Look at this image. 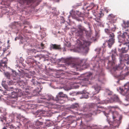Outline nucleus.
<instances>
[{
  "label": "nucleus",
  "mask_w": 129,
  "mask_h": 129,
  "mask_svg": "<svg viewBox=\"0 0 129 129\" xmlns=\"http://www.w3.org/2000/svg\"><path fill=\"white\" fill-rule=\"evenodd\" d=\"M77 41V47L80 49H82L84 53H87L89 50L88 46L90 44L89 42L83 39H80Z\"/></svg>",
  "instance_id": "f257e3e1"
},
{
  "label": "nucleus",
  "mask_w": 129,
  "mask_h": 129,
  "mask_svg": "<svg viewBox=\"0 0 129 129\" xmlns=\"http://www.w3.org/2000/svg\"><path fill=\"white\" fill-rule=\"evenodd\" d=\"M118 108V106H110L108 107L110 112L112 114L113 119L115 121L117 120V122L119 121L121 119L122 117V116L120 115L117 112L114 111L116 109Z\"/></svg>",
  "instance_id": "f03ea898"
},
{
  "label": "nucleus",
  "mask_w": 129,
  "mask_h": 129,
  "mask_svg": "<svg viewBox=\"0 0 129 129\" xmlns=\"http://www.w3.org/2000/svg\"><path fill=\"white\" fill-rule=\"evenodd\" d=\"M105 31L108 35H109V37L110 39L108 41L104 43L103 44L104 46L105 44H107L108 46V47L111 48L114 43L115 42V35L114 33H111V30L108 29H105Z\"/></svg>",
  "instance_id": "7ed1b4c3"
},
{
  "label": "nucleus",
  "mask_w": 129,
  "mask_h": 129,
  "mask_svg": "<svg viewBox=\"0 0 129 129\" xmlns=\"http://www.w3.org/2000/svg\"><path fill=\"white\" fill-rule=\"evenodd\" d=\"M126 32L123 33L122 35L121 36V39L122 41H124L125 38L127 39V41H128V42L127 43H125L124 44L126 45L127 46V49H126V47H125L122 48V53H126L127 52V49H129V30L127 29L126 30Z\"/></svg>",
  "instance_id": "20e7f679"
},
{
  "label": "nucleus",
  "mask_w": 129,
  "mask_h": 129,
  "mask_svg": "<svg viewBox=\"0 0 129 129\" xmlns=\"http://www.w3.org/2000/svg\"><path fill=\"white\" fill-rule=\"evenodd\" d=\"M5 81L4 82L3 81L2 84L3 86L6 89L4 91V93H6V94L11 96L16 94V93L14 92L13 90L14 89H15L13 87H8V86L5 84Z\"/></svg>",
  "instance_id": "39448f33"
},
{
  "label": "nucleus",
  "mask_w": 129,
  "mask_h": 129,
  "mask_svg": "<svg viewBox=\"0 0 129 129\" xmlns=\"http://www.w3.org/2000/svg\"><path fill=\"white\" fill-rule=\"evenodd\" d=\"M40 0H19V3L22 5L26 3L27 4H29L31 3H36V5H38L39 3L41 2Z\"/></svg>",
  "instance_id": "423d86ee"
},
{
  "label": "nucleus",
  "mask_w": 129,
  "mask_h": 129,
  "mask_svg": "<svg viewBox=\"0 0 129 129\" xmlns=\"http://www.w3.org/2000/svg\"><path fill=\"white\" fill-rule=\"evenodd\" d=\"M67 97V95L65 94H64L62 92H59L58 95L56 96V98H55V100L57 102L59 103H63V102H61L62 101L60 99L61 98Z\"/></svg>",
  "instance_id": "0eeeda50"
},
{
  "label": "nucleus",
  "mask_w": 129,
  "mask_h": 129,
  "mask_svg": "<svg viewBox=\"0 0 129 129\" xmlns=\"http://www.w3.org/2000/svg\"><path fill=\"white\" fill-rule=\"evenodd\" d=\"M7 48L5 47V46L3 45L0 47V54H1V56H3L5 55L6 56L7 55Z\"/></svg>",
  "instance_id": "6e6552de"
},
{
  "label": "nucleus",
  "mask_w": 129,
  "mask_h": 129,
  "mask_svg": "<svg viewBox=\"0 0 129 129\" xmlns=\"http://www.w3.org/2000/svg\"><path fill=\"white\" fill-rule=\"evenodd\" d=\"M92 88H93V90L94 91H93L92 93L93 96L92 98H93V97H94V95L99 92V90L100 89V86L98 85V84H96L94 86H93Z\"/></svg>",
  "instance_id": "1a4fd4ad"
},
{
  "label": "nucleus",
  "mask_w": 129,
  "mask_h": 129,
  "mask_svg": "<svg viewBox=\"0 0 129 129\" xmlns=\"http://www.w3.org/2000/svg\"><path fill=\"white\" fill-rule=\"evenodd\" d=\"M78 27L79 30L77 31L76 33L78 34V35L81 36L83 34V31L85 30V29L80 24L78 25Z\"/></svg>",
  "instance_id": "9d476101"
},
{
  "label": "nucleus",
  "mask_w": 129,
  "mask_h": 129,
  "mask_svg": "<svg viewBox=\"0 0 129 129\" xmlns=\"http://www.w3.org/2000/svg\"><path fill=\"white\" fill-rule=\"evenodd\" d=\"M76 94L82 95V98H87L89 97L88 93L84 90L78 92Z\"/></svg>",
  "instance_id": "9b49d317"
},
{
  "label": "nucleus",
  "mask_w": 129,
  "mask_h": 129,
  "mask_svg": "<svg viewBox=\"0 0 129 129\" xmlns=\"http://www.w3.org/2000/svg\"><path fill=\"white\" fill-rule=\"evenodd\" d=\"M85 62V60H81V62L80 63L75 64L74 65V67H76L77 69H79L84 66H85L86 64L85 63H84V64H83V62Z\"/></svg>",
  "instance_id": "f8f14e48"
},
{
  "label": "nucleus",
  "mask_w": 129,
  "mask_h": 129,
  "mask_svg": "<svg viewBox=\"0 0 129 129\" xmlns=\"http://www.w3.org/2000/svg\"><path fill=\"white\" fill-rule=\"evenodd\" d=\"M50 48L54 50H61V49L60 45H57L56 44H51L50 45Z\"/></svg>",
  "instance_id": "ddd939ff"
},
{
  "label": "nucleus",
  "mask_w": 129,
  "mask_h": 129,
  "mask_svg": "<svg viewBox=\"0 0 129 129\" xmlns=\"http://www.w3.org/2000/svg\"><path fill=\"white\" fill-rule=\"evenodd\" d=\"M121 58H120V61L125 60L126 61H129V55L127 54H126L124 55H123L122 54L120 55Z\"/></svg>",
  "instance_id": "4468645a"
},
{
  "label": "nucleus",
  "mask_w": 129,
  "mask_h": 129,
  "mask_svg": "<svg viewBox=\"0 0 129 129\" xmlns=\"http://www.w3.org/2000/svg\"><path fill=\"white\" fill-rule=\"evenodd\" d=\"M108 18L111 22H114L115 21V16L112 14H110L109 15Z\"/></svg>",
  "instance_id": "2eb2a0df"
},
{
  "label": "nucleus",
  "mask_w": 129,
  "mask_h": 129,
  "mask_svg": "<svg viewBox=\"0 0 129 129\" xmlns=\"http://www.w3.org/2000/svg\"><path fill=\"white\" fill-rule=\"evenodd\" d=\"M105 109V108H104L103 107H102L101 106H98V109H97L96 111H94L93 113V114H96L97 113H99L100 112L99 111H102L103 112V111H104V110Z\"/></svg>",
  "instance_id": "dca6fc26"
},
{
  "label": "nucleus",
  "mask_w": 129,
  "mask_h": 129,
  "mask_svg": "<svg viewBox=\"0 0 129 129\" xmlns=\"http://www.w3.org/2000/svg\"><path fill=\"white\" fill-rule=\"evenodd\" d=\"M4 74L6 79H7L8 80L11 79L12 76L10 73L8 72H4Z\"/></svg>",
  "instance_id": "f3484780"
},
{
  "label": "nucleus",
  "mask_w": 129,
  "mask_h": 129,
  "mask_svg": "<svg viewBox=\"0 0 129 129\" xmlns=\"http://www.w3.org/2000/svg\"><path fill=\"white\" fill-rule=\"evenodd\" d=\"M91 75L92 74L91 73H89L88 74H86V76H87L86 77L84 78L83 79L84 80L87 81H89L91 78Z\"/></svg>",
  "instance_id": "a211bd4d"
},
{
  "label": "nucleus",
  "mask_w": 129,
  "mask_h": 129,
  "mask_svg": "<svg viewBox=\"0 0 129 129\" xmlns=\"http://www.w3.org/2000/svg\"><path fill=\"white\" fill-rule=\"evenodd\" d=\"M124 89H122V91H124L126 93L129 91V83L126 84L124 86Z\"/></svg>",
  "instance_id": "6ab92c4d"
},
{
  "label": "nucleus",
  "mask_w": 129,
  "mask_h": 129,
  "mask_svg": "<svg viewBox=\"0 0 129 129\" xmlns=\"http://www.w3.org/2000/svg\"><path fill=\"white\" fill-rule=\"evenodd\" d=\"M32 81V82L33 83L32 85V87H31L33 88H36L38 86V85H39V84L38 83L37 81H35L34 79H33Z\"/></svg>",
  "instance_id": "aec40b11"
},
{
  "label": "nucleus",
  "mask_w": 129,
  "mask_h": 129,
  "mask_svg": "<svg viewBox=\"0 0 129 129\" xmlns=\"http://www.w3.org/2000/svg\"><path fill=\"white\" fill-rule=\"evenodd\" d=\"M19 84L20 86L23 89H29V88H26L25 87L26 86V85L25 83L23 81H21L19 82Z\"/></svg>",
  "instance_id": "412c9836"
},
{
  "label": "nucleus",
  "mask_w": 129,
  "mask_h": 129,
  "mask_svg": "<svg viewBox=\"0 0 129 129\" xmlns=\"http://www.w3.org/2000/svg\"><path fill=\"white\" fill-rule=\"evenodd\" d=\"M44 99L48 101L51 100H52L54 101H55V99H54L53 97L51 95H46L44 98Z\"/></svg>",
  "instance_id": "4be33fe9"
},
{
  "label": "nucleus",
  "mask_w": 129,
  "mask_h": 129,
  "mask_svg": "<svg viewBox=\"0 0 129 129\" xmlns=\"http://www.w3.org/2000/svg\"><path fill=\"white\" fill-rule=\"evenodd\" d=\"M45 112L43 110H38L36 112V114L37 115H39V116L42 115Z\"/></svg>",
  "instance_id": "5701e85b"
},
{
  "label": "nucleus",
  "mask_w": 129,
  "mask_h": 129,
  "mask_svg": "<svg viewBox=\"0 0 129 129\" xmlns=\"http://www.w3.org/2000/svg\"><path fill=\"white\" fill-rule=\"evenodd\" d=\"M7 81V83L8 85H13L14 84V83L13 82V81H12L11 80H6L5 81H3L2 82H5H5ZM3 82H2V83Z\"/></svg>",
  "instance_id": "b1692460"
},
{
  "label": "nucleus",
  "mask_w": 129,
  "mask_h": 129,
  "mask_svg": "<svg viewBox=\"0 0 129 129\" xmlns=\"http://www.w3.org/2000/svg\"><path fill=\"white\" fill-rule=\"evenodd\" d=\"M79 107V106L78 104L75 103L71 105V108L73 109H76L78 108Z\"/></svg>",
  "instance_id": "393cba45"
},
{
  "label": "nucleus",
  "mask_w": 129,
  "mask_h": 129,
  "mask_svg": "<svg viewBox=\"0 0 129 129\" xmlns=\"http://www.w3.org/2000/svg\"><path fill=\"white\" fill-rule=\"evenodd\" d=\"M113 100L115 102H120V100L117 96L115 95L113 98Z\"/></svg>",
  "instance_id": "a878e982"
},
{
  "label": "nucleus",
  "mask_w": 129,
  "mask_h": 129,
  "mask_svg": "<svg viewBox=\"0 0 129 129\" xmlns=\"http://www.w3.org/2000/svg\"><path fill=\"white\" fill-rule=\"evenodd\" d=\"M112 58L113 61H109V64H110L111 66H112L114 64V62L113 61V60H114V56L113 54H112Z\"/></svg>",
  "instance_id": "bb28decb"
},
{
  "label": "nucleus",
  "mask_w": 129,
  "mask_h": 129,
  "mask_svg": "<svg viewBox=\"0 0 129 129\" xmlns=\"http://www.w3.org/2000/svg\"><path fill=\"white\" fill-rule=\"evenodd\" d=\"M0 119L1 121L3 122L4 120H5V121H6V117L2 116L0 117Z\"/></svg>",
  "instance_id": "cd10ccee"
},
{
  "label": "nucleus",
  "mask_w": 129,
  "mask_h": 129,
  "mask_svg": "<svg viewBox=\"0 0 129 129\" xmlns=\"http://www.w3.org/2000/svg\"><path fill=\"white\" fill-rule=\"evenodd\" d=\"M88 126L91 128L92 129H95L96 128L97 125H96L92 124L91 125H90Z\"/></svg>",
  "instance_id": "c85d7f7f"
},
{
  "label": "nucleus",
  "mask_w": 129,
  "mask_h": 129,
  "mask_svg": "<svg viewBox=\"0 0 129 129\" xmlns=\"http://www.w3.org/2000/svg\"><path fill=\"white\" fill-rule=\"evenodd\" d=\"M124 24L125 25V28L128 27L129 26V21H128L126 22H124Z\"/></svg>",
  "instance_id": "c756f323"
},
{
  "label": "nucleus",
  "mask_w": 129,
  "mask_h": 129,
  "mask_svg": "<svg viewBox=\"0 0 129 129\" xmlns=\"http://www.w3.org/2000/svg\"><path fill=\"white\" fill-rule=\"evenodd\" d=\"M43 124V122H39V121H37L36 124V125H42Z\"/></svg>",
  "instance_id": "7c9ffc66"
},
{
  "label": "nucleus",
  "mask_w": 129,
  "mask_h": 129,
  "mask_svg": "<svg viewBox=\"0 0 129 129\" xmlns=\"http://www.w3.org/2000/svg\"><path fill=\"white\" fill-rule=\"evenodd\" d=\"M30 51L31 52L33 53H35L37 52V51L36 50H35L34 49H31L30 50Z\"/></svg>",
  "instance_id": "2f4dec72"
},
{
  "label": "nucleus",
  "mask_w": 129,
  "mask_h": 129,
  "mask_svg": "<svg viewBox=\"0 0 129 129\" xmlns=\"http://www.w3.org/2000/svg\"><path fill=\"white\" fill-rule=\"evenodd\" d=\"M39 88L38 87H37V88L34 89L35 91H36V92H38L40 91V90H39Z\"/></svg>",
  "instance_id": "473e14b6"
},
{
  "label": "nucleus",
  "mask_w": 129,
  "mask_h": 129,
  "mask_svg": "<svg viewBox=\"0 0 129 129\" xmlns=\"http://www.w3.org/2000/svg\"><path fill=\"white\" fill-rule=\"evenodd\" d=\"M4 93V94H5L4 93V91L3 90H2L1 89H0V93ZM2 96V95H0V98H1V96Z\"/></svg>",
  "instance_id": "72a5a7b5"
},
{
  "label": "nucleus",
  "mask_w": 129,
  "mask_h": 129,
  "mask_svg": "<svg viewBox=\"0 0 129 129\" xmlns=\"http://www.w3.org/2000/svg\"><path fill=\"white\" fill-rule=\"evenodd\" d=\"M95 21H96L97 22H100V19L98 18H96L95 19Z\"/></svg>",
  "instance_id": "f704fd0d"
},
{
  "label": "nucleus",
  "mask_w": 129,
  "mask_h": 129,
  "mask_svg": "<svg viewBox=\"0 0 129 129\" xmlns=\"http://www.w3.org/2000/svg\"><path fill=\"white\" fill-rule=\"evenodd\" d=\"M103 113L105 115V116H106L107 117H108V115L109 114L108 113H106V112L104 111H103Z\"/></svg>",
  "instance_id": "c9c22d12"
},
{
  "label": "nucleus",
  "mask_w": 129,
  "mask_h": 129,
  "mask_svg": "<svg viewBox=\"0 0 129 129\" xmlns=\"http://www.w3.org/2000/svg\"><path fill=\"white\" fill-rule=\"evenodd\" d=\"M16 118L19 119L20 118V115H18L16 116Z\"/></svg>",
  "instance_id": "e433bc0d"
},
{
  "label": "nucleus",
  "mask_w": 129,
  "mask_h": 129,
  "mask_svg": "<svg viewBox=\"0 0 129 129\" xmlns=\"http://www.w3.org/2000/svg\"><path fill=\"white\" fill-rule=\"evenodd\" d=\"M116 29V27L115 26L114 27V28H112V30H113V31H114L115 29Z\"/></svg>",
  "instance_id": "4c0bfd02"
},
{
  "label": "nucleus",
  "mask_w": 129,
  "mask_h": 129,
  "mask_svg": "<svg viewBox=\"0 0 129 129\" xmlns=\"http://www.w3.org/2000/svg\"><path fill=\"white\" fill-rule=\"evenodd\" d=\"M81 3H80L79 4H77L76 6H81Z\"/></svg>",
  "instance_id": "58836bf2"
},
{
  "label": "nucleus",
  "mask_w": 129,
  "mask_h": 129,
  "mask_svg": "<svg viewBox=\"0 0 129 129\" xmlns=\"http://www.w3.org/2000/svg\"><path fill=\"white\" fill-rule=\"evenodd\" d=\"M129 74V72H128L126 73L125 75H128Z\"/></svg>",
  "instance_id": "ea45409f"
},
{
  "label": "nucleus",
  "mask_w": 129,
  "mask_h": 129,
  "mask_svg": "<svg viewBox=\"0 0 129 129\" xmlns=\"http://www.w3.org/2000/svg\"><path fill=\"white\" fill-rule=\"evenodd\" d=\"M71 46V45L70 43H69V44H68V45H67V46L68 47H70V46Z\"/></svg>",
  "instance_id": "a19ab883"
},
{
  "label": "nucleus",
  "mask_w": 129,
  "mask_h": 129,
  "mask_svg": "<svg viewBox=\"0 0 129 129\" xmlns=\"http://www.w3.org/2000/svg\"><path fill=\"white\" fill-rule=\"evenodd\" d=\"M44 46V44H43L42 43L41 44V46L42 47H43Z\"/></svg>",
  "instance_id": "79ce46f5"
},
{
  "label": "nucleus",
  "mask_w": 129,
  "mask_h": 129,
  "mask_svg": "<svg viewBox=\"0 0 129 129\" xmlns=\"http://www.w3.org/2000/svg\"><path fill=\"white\" fill-rule=\"evenodd\" d=\"M76 19H77V20L78 21H81V20L80 19H78V18H77Z\"/></svg>",
  "instance_id": "37998d69"
},
{
  "label": "nucleus",
  "mask_w": 129,
  "mask_h": 129,
  "mask_svg": "<svg viewBox=\"0 0 129 129\" xmlns=\"http://www.w3.org/2000/svg\"><path fill=\"white\" fill-rule=\"evenodd\" d=\"M34 57H39V55H37V56H35Z\"/></svg>",
  "instance_id": "c03bdc74"
},
{
  "label": "nucleus",
  "mask_w": 129,
  "mask_h": 129,
  "mask_svg": "<svg viewBox=\"0 0 129 129\" xmlns=\"http://www.w3.org/2000/svg\"><path fill=\"white\" fill-rule=\"evenodd\" d=\"M7 5L8 6H10V4H7Z\"/></svg>",
  "instance_id": "a18cd8bd"
},
{
  "label": "nucleus",
  "mask_w": 129,
  "mask_h": 129,
  "mask_svg": "<svg viewBox=\"0 0 129 129\" xmlns=\"http://www.w3.org/2000/svg\"><path fill=\"white\" fill-rule=\"evenodd\" d=\"M2 129H6V128L5 127H4Z\"/></svg>",
  "instance_id": "49530a36"
},
{
  "label": "nucleus",
  "mask_w": 129,
  "mask_h": 129,
  "mask_svg": "<svg viewBox=\"0 0 129 129\" xmlns=\"http://www.w3.org/2000/svg\"><path fill=\"white\" fill-rule=\"evenodd\" d=\"M107 13H108V10H107L106 11Z\"/></svg>",
  "instance_id": "de8ad7c7"
},
{
  "label": "nucleus",
  "mask_w": 129,
  "mask_h": 129,
  "mask_svg": "<svg viewBox=\"0 0 129 129\" xmlns=\"http://www.w3.org/2000/svg\"><path fill=\"white\" fill-rule=\"evenodd\" d=\"M9 41H9V40H8V41H7V43H9Z\"/></svg>",
  "instance_id": "09e8293b"
},
{
  "label": "nucleus",
  "mask_w": 129,
  "mask_h": 129,
  "mask_svg": "<svg viewBox=\"0 0 129 129\" xmlns=\"http://www.w3.org/2000/svg\"><path fill=\"white\" fill-rule=\"evenodd\" d=\"M26 27V26H25L24 27V29H25V27Z\"/></svg>",
  "instance_id": "8fccbe9b"
},
{
  "label": "nucleus",
  "mask_w": 129,
  "mask_h": 129,
  "mask_svg": "<svg viewBox=\"0 0 129 129\" xmlns=\"http://www.w3.org/2000/svg\"><path fill=\"white\" fill-rule=\"evenodd\" d=\"M16 40H17V39H16V38H15V40L16 41Z\"/></svg>",
  "instance_id": "3c124183"
},
{
  "label": "nucleus",
  "mask_w": 129,
  "mask_h": 129,
  "mask_svg": "<svg viewBox=\"0 0 129 129\" xmlns=\"http://www.w3.org/2000/svg\"><path fill=\"white\" fill-rule=\"evenodd\" d=\"M85 109H84V111H86L87 110H85Z\"/></svg>",
  "instance_id": "603ef678"
},
{
  "label": "nucleus",
  "mask_w": 129,
  "mask_h": 129,
  "mask_svg": "<svg viewBox=\"0 0 129 129\" xmlns=\"http://www.w3.org/2000/svg\"><path fill=\"white\" fill-rule=\"evenodd\" d=\"M101 50V48H100V49H99V51H100Z\"/></svg>",
  "instance_id": "864d4df0"
},
{
  "label": "nucleus",
  "mask_w": 129,
  "mask_h": 129,
  "mask_svg": "<svg viewBox=\"0 0 129 129\" xmlns=\"http://www.w3.org/2000/svg\"><path fill=\"white\" fill-rule=\"evenodd\" d=\"M26 76H27V77H28V75L27 74L26 75Z\"/></svg>",
  "instance_id": "5fc2aeb1"
},
{
  "label": "nucleus",
  "mask_w": 129,
  "mask_h": 129,
  "mask_svg": "<svg viewBox=\"0 0 129 129\" xmlns=\"http://www.w3.org/2000/svg\"><path fill=\"white\" fill-rule=\"evenodd\" d=\"M105 47V46H104V47H103V48H104Z\"/></svg>",
  "instance_id": "6e6d98bb"
},
{
  "label": "nucleus",
  "mask_w": 129,
  "mask_h": 129,
  "mask_svg": "<svg viewBox=\"0 0 129 129\" xmlns=\"http://www.w3.org/2000/svg\"><path fill=\"white\" fill-rule=\"evenodd\" d=\"M127 129H129V128H127Z\"/></svg>",
  "instance_id": "4d7b16f0"
},
{
  "label": "nucleus",
  "mask_w": 129,
  "mask_h": 129,
  "mask_svg": "<svg viewBox=\"0 0 129 129\" xmlns=\"http://www.w3.org/2000/svg\"><path fill=\"white\" fill-rule=\"evenodd\" d=\"M128 126L129 127V124H128Z\"/></svg>",
  "instance_id": "13d9d810"
},
{
  "label": "nucleus",
  "mask_w": 129,
  "mask_h": 129,
  "mask_svg": "<svg viewBox=\"0 0 129 129\" xmlns=\"http://www.w3.org/2000/svg\"><path fill=\"white\" fill-rule=\"evenodd\" d=\"M28 78H30V77H28Z\"/></svg>",
  "instance_id": "bf43d9fd"
}]
</instances>
